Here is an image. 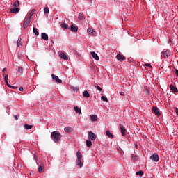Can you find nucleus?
Here are the masks:
<instances>
[{
	"mask_svg": "<svg viewBox=\"0 0 178 178\" xmlns=\"http://www.w3.org/2000/svg\"><path fill=\"white\" fill-rule=\"evenodd\" d=\"M17 47H20V45H22V43H20V40L17 42Z\"/></svg>",
	"mask_w": 178,
	"mask_h": 178,
	"instance_id": "ea45409f",
	"label": "nucleus"
},
{
	"mask_svg": "<svg viewBox=\"0 0 178 178\" xmlns=\"http://www.w3.org/2000/svg\"><path fill=\"white\" fill-rule=\"evenodd\" d=\"M88 34H90L91 35H95V31H94V29H92L91 28L88 29Z\"/></svg>",
	"mask_w": 178,
	"mask_h": 178,
	"instance_id": "aec40b11",
	"label": "nucleus"
},
{
	"mask_svg": "<svg viewBox=\"0 0 178 178\" xmlns=\"http://www.w3.org/2000/svg\"><path fill=\"white\" fill-rule=\"evenodd\" d=\"M92 145V142L91 140H86V146L90 148Z\"/></svg>",
	"mask_w": 178,
	"mask_h": 178,
	"instance_id": "a878e982",
	"label": "nucleus"
},
{
	"mask_svg": "<svg viewBox=\"0 0 178 178\" xmlns=\"http://www.w3.org/2000/svg\"><path fill=\"white\" fill-rule=\"evenodd\" d=\"M4 81H5V83H8V74L5 75Z\"/></svg>",
	"mask_w": 178,
	"mask_h": 178,
	"instance_id": "4c0bfd02",
	"label": "nucleus"
},
{
	"mask_svg": "<svg viewBox=\"0 0 178 178\" xmlns=\"http://www.w3.org/2000/svg\"><path fill=\"white\" fill-rule=\"evenodd\" d=\"M74 109L76 113H79V115H81V108H79L78 106L74 107Z\"/></svg>",
	"mask_w": 178,
	"mask_h": 178,
	"instance_id": "412c9836",
	"label": "nucleus"
},
{
	"mask_svg": "<svg viewBox=\"0 0 178 178\" xmlns=\"http://www.w3.org/2000/svg\"><path fill=\"white\" fill-rule=\"evenodd\" d=\"M64 131L66 133H72V131H73V128H72L70 127H66L64 128Z\"/></svg>",
	"mask_w": 178,
	"mask_h": 178,
	"instance_id": "f3484780",
	"label": "nucleus"
},
{
	"mask_svg": "<svg viewBox=\"0 0 178 178\" xmlns=\"http://www.w3.org/2000/svg\"><path fill=\"white\" fill-rule=\"evenodd\" d=\"M152 111L153 113H154L157 116H161V113L159 112V110L158 109V108H156V106H153Z\"/></svg>",
	"mask_w": 178,
	"mask_h": 178,
	"instance_id": "0eeeda50",
	"label": "nucleus"
},
{
	"mask_svg": "<svg viewBox=\"0 0 178 178\" xmlns=\"http://www.w3.org/2000/svg\"><path fill=\"white\" fill-rule=\"evenodd\" d=\"M76 156H77L78 161H81V158H83V155H81V153L80 152V151H78L76 152Z\"/></svg>",
	"mask_w": 178,
	"mask_h": 178,
	"instance_id": "5701e85b",
	"label": "nucleus"
},
{
	"mask_svg": "<svg viewBox=\"0 0 178 178\" xmlns=\"http://www.w3.org/2000/svg\"><path fill=\"white\" fill-rule=\"evenodd\" d=\"M70 29L71 31H73L74 33H77V30H79V27L74 26V24H72Z\"/></svg>",
	"mask_w": 178,
	"mask_h": 178,
	"instance_id": "ddd939ff",
	"label": "nucleus"
},
{
	"mask_svg": "<svg viewBox=\"0 0 178 178\" xmlns=\"http://www.w3.org/2000/svg\"><path fill=\"white\" fill-rule=\"evenodd\" d=\"M51 77H52L53 80H54V81H56V83H58V84H60V83H62V79H59V76L53 74H51Z\"/></svg>",
	"mask_w": 178,
	"mask_h": 178,
	"instance_id": "423d86ee",
	"label": "nucleus"
},
{
	"mask_svg": "<svg viewBox=\"0 0 178 178\" xmlns=\"http://www.w3.org/2000/svg\"><path fill=\"white\" fill-rule=\"evenodd\" d=\"M33 31L35 35H40V32H38V29H37V28L33 27Z\"/></svg>",
	"mask_w": 178,
	"mask_h": 178,
	"instance_id": "393cba45",
	"label": "nucleus"
},
{
	"mask_svg": "<svg viewBox=\"0 0 178 178\" xmlns=\"http://www.w3.org/2000/svg\"><path fill=\"white\" fill-rule=\"evenodd\" d=\"M6 84L8 86V88H13V90H24V88H23V86H11L10 84H9V83H6Z\"/></svg>",
	"mask_w": 178,
	"mask_h": 178,
	"instance_id": "7ed1b4c3",
	"label": "nucleus"
},
{
	"mask_svg": "<svg viewBox=\"0 0 178 178\" xmlns=\"http://www.w3.org/2000/svg\"><path fill=\"white\" fill-rule=\"evenodd\" d=\"M51 140L56 144L59 143V141H60V138H62V135H60V133L53 131L51 133Z\"/></svg>",
	"mask_w": 178,
	"mask_h": 178,
	"instance_id": "f257e3e1",
	"label": "nucleus"
},
{
	"mask_svg": "<svg viewBox=\"0 0 178 178\" xmlns=\"http://www.w3.org/2000/svg\"><path fill=\"white\" fill-rule=\"evenodd\" d=\"M74 92H77V90H74Z\"/></svg>",
	"mask_w": 178,
	"mask_h": 178,
	"instance_id": "8fccbe9b",
	"label": "nucleus"
},
{
	"mask_svg": "<svg viewBox=\"0 0 178 178\" xmlns=\"http://www.w3.org/2000/svg\"><path fill=\"white\" fill-rule=\"evenodd\" d=\"M44 15H47V13H49V8L48 7H46L44 8Z\"/></svg>",
	"mask_w": 178,
	"mask_h": 178,
	"instance_id": "473e14b6",
	"label": "nucleus"
},
{
	"mask_svg": "<svg viewBox=\"0 0 178 178\" xmlns=\"http://www.w3.org/2000/svg\"><path fill=\"white\" fill-rule=\"evenodd\" d=\"M83 95L84 98H90V93L87 90H85L83 92Z\"/></svg>",
	"mask_w": 178,
	"mask_h": 178,
	"instance_id": "b1692460",
	"label": "nucleus"
},
{
	"mask_svg": "<svg viewBox=\"0 0 178 178\" xmlns=\"http://www.w3.org/2000/svg\"><path fill=\"white\" fill-rule=\"evenodd\" d=\"M170 55V51L169 50H166L162 52V56H163V58H169Z\"/></svg>",
	"mask_w": 178,
	"mask_h": 178,
	"instance_id": "1a4fd4ad",
	"label": "nucleus"
},
{
	"mask_svg": "<svg viewBox=\"0 0 178 178\" xmlns=\"http://www.w3.org/2000/svg\"><path fill=\"white\" fill-rule=\"evenodd\" d=\"M77 162V165L80 168H83V162H81V160H78Z\"/></svg>",
	"mask_w": 178,
	"mask_h": 178,
	"instance_id": "2f4dec72",
	"label": "nucleus"
},
{
	"mask_svg": "<svg viewBox=\"0 0 178 178\" xmlns=\"http://www.w3.org/2000/svg\"><path fill=\"white\" fill-rule=\"evenodd\" d=\"M91 56L94 59H95V60H99V56H98V54L95 51L91 52Z\"/></svg>",
	"mask_w": 178,
	"mask_h": 178,
	"instance_id": "9b49d317",
	"label": "nucleus"
},
{
	"mask_svg": "<svg viewBox=\"0 0 178 178\" xmlns=\"http://www.w3.org/2000/svg\"><path fill=\"white\" fill-rule=\"evenodd\" d=\"M101 99H102V101H103L104 102H108V98H106V97H105V96H102V97H101Z\"/></svg>",
	"mask_w": 178,
	"mask_h": 178,
	"instance_id": "7c9ffc66",
	"label": "nucleus"
},
{
	"mask_svg": "<svg viewBox=\"0 0 178 178\" xmlns=\"http://www.w3.org/2000/svg\"><path fill=\"white\" fill-rule=\"evenodd\" d=\"M78 19H79V20H83L84 19V17L83 16V14L79 13V15H78Z\"/></svg>",
	"mask_w": 178,
	"mask_h": 178,
	"instance_id": "c756f323",
	"label": "nucleus"
},
{
	"mask_svg": "<svg viewBox=\"0 0 178 178\" xmlns=\"http://www.w3.org/2000/svg\"><path fill=\"white\" fill-rule=\"evenodd\" d=\"M170 90H177V88L175 87L173 85H170Z\"/></svg>",
	"mask_w": 178,
	"mask_h": 178,
	"instance_id": "c9c22d12",
	"label": "nucleus"
},
{
	"mask_svg": "<svg viewBox=\"0 0 178 178\" xmlns=\"http://www.w3.org/2000/svg\"><path fill=\"white\" fill-rule=\"evenodd\" d=\"M131 158L132 161H137V159H138V157L136 154H131Z\"/></svg>",
	"mask_w": 178,
	"mask_h": 178,
	"instance_id": "bb28decb",
	"label": "nucleus"
},
{
	"mask_svg": "<svg viewBox=\"0 0 178 178\" xmlns=\"http://www.w3.org/2000/svg\"><path fill=\"white\" fill-rule=\"evenodd\" d=\"M119 94H120V95H124V92H119Z\"/></svg>",
	"mask_w": 178,
	"mask_h": 178,
	"instance_id": "c03bdc74",
	"label": "nucleus"
},
{
	"mask_svg": "<svg viewBox=\"0 0 178 178\" xmlns=\"http://www.w3.org/2000/svg\"><path fill=\"white\" fill-rule=\"evenodd\" d=\"M61 27L64 30H69V29H70L69 25H67V24H66V23L61 24Z\"/></svg>",
	"mask_w": 178,
	"mask_h": 178,
	"instance_id": "6ab92c4d",
	"label": "nucleus"
},
{
	"mask_svg": "<svg viewBox=\"0 0 178 178\" xmlns=\"http://www.w3.org/2000/svg\"><path fill=\"white\" fill-rule=\"evenodd\" d=\"M121 152V154H123V151H122V150H121V152Z\"/></svg>",
	"mask_w": 178,
	"mask_h": 178,
	"instance_id": "09e8293b",
	"label": "nucleus"
},
{
	"mask_svg": "<svg viewBox=\"0 0 178 178\" xmlns=\"http://www.w3.org/2000/svg\"><path fill=\"white\" fill-rule=\"evenodd\" d=\"M150 159L153 161V162H158V161H159V156H158V154L154 153L150 156Z\"/></svg>",
	"mask_w": 178,
	"mask_h": 178,
	"instance_id": "39448f33",
	"label": "nucleus"
},
{
	"mask_svg": "<svg viewBox=\"0 0 178 178\" xmlns=\"http://www.w3.org/2000/svg\"><path fill=\"white\" fill-rule=\"evenodd\" d=\"M24 127L26 130H31V129H33V125H29V124H25L24 125Z\"/></svg>",
	"mask_w": 178,
	"mask_h": 178,
	"instance_id": "4be33fe9",
	"label": "nucleus"
},
{
	"mask_svg": "<svg viewBox=\"0 0 178 178\" xmlns=\"http://www.w3.org/2000/svg\"><path fill=\"white\" fill-rule=\"evenodd\" d=\"M177 90H172V92H173V94H176V92H177Z\"/></svg>",
	"mask_w": 178,
	"mask_h": 178,
	"instance_id": "a19ab883",
	"label": "nucleus"
},
{
	"mask_svg": "<svg viewBox=\"0 0 178 178\" xmlns=\"http://www.w3.org/2000/svg\"><path fill=\"white\" fill-rule=\"evenodd\" d=\"M117 59H118V60H120V62H123L124 60H126V57L122 56V54H118Z\"/></svg>",
	"mask_w": 178,
	"mask_h": 178,
	"instance_id": "9d476101",
	"label": "nucleus"
},
{
	"mask_svg": "<svg viewBox=\"0 0 178 178\" xmlns=\"http://www.w3.org/2000/svg\"><path fill=\"white\" fill-rule=\"evenodd\" d=\"M88 138H89V140L94 141V140H96V138H97V135H95V134H94L92 131H89Z\"/></svg>",
	"mask_w": 178,
	"mask_h": 178,
	"instance_id": "20e7f679",
	"label": "nucleus"
},
{
	"mask_svg": "<svg viewBox=\"0 0 178 178\" xmlns=\"http://www.w3.org/2000/svg\"><path fill=\"white\" fill-rule=\"evenodd\" d=\"M106 135L108 136L109 138H113V137H115V136L112 134L109 130L106 131Z\"/></svg>",
	"mask_w": 178,
	"mask_h": 178,
	"instance_id": "a211bd4d",
	"label": "nucleus"
},
{
	"mask_svg": "<svg viewBox=\"0 0 178 178\" xmlns=\"http://www.w3.org/2000/svg\"><path fill=\"white\" fill-rule=\"evenodd\" d=\"M146 94H149V90H147L145 92Z\"/></svg>",
	"mask_w": 178,
	"mask_h": 178,
	"instance_id": "de8ad7c7",
	"label": "nucleus"
},
{
	"mask_svg": "<svg viewBox=\"0 0 178 178\" xmlns=\"http://www.w3.org/2000/svg\"><path fill=\"white\" fill-rule=\"evenodd\" d=\"M92 122H97L98 120V116L97 115H90Z\"/></svg>",
	"mask_w": 178,
	"mask_h": 178,
	"instance_id": "4468645a",
	"label": "nucleus"
},
{
	"mask_svg": "<svg viewBox=\"0 0 178 178\" xmlns=\"http://www.w3.org/2000/svg\"><path fill=\"white\" fill-rule=\"evenodd\" d=\"M15 120H19V118H17V115H15Z\"/></svg>",
	"mask_w": 178,
	"mask_h": 178,
	"instance_id": "49530a36",
	"label": "nucleus"
},
{
	"mask_svg": "<svg viewBox=\"0 0 178 178\" xmlns=\"http://www.w3.org/2000/svg\"><path fill=\"white\" fill-rule=\"evenodd\" d=\"M20 91H23V90H20Z\"/></svg>",
	"mask_w": 178,
	"mask_h": 178,
	"instance_id": "3c124183",
	"label": "nucleus"
},
{
	"mask_svg": "<svg viewBox=\"0 0 178 178\" xmlns=\"http://www.w3.org/2000/svg\"><path fill=\"white\" fill-rule=\"evenodd\" d=\"M96 88H97V90H102V88H101L99 86H96Z\"/></svg>",
	"mask_w": 178,
	"mask_h": 178,
	"instance_id": "79ce46f5",
	"label": "nucleus"
},
{
	"mask_svg": "<svg viewBox=\"0 0 178 178\" xmlns=\"http://www.w3.org/2000/svg\"><path fill=\"white\" fill-rule=\"evenodd\" d=\"M10 10L11 13H19V12H20V8H10Z\"/></svg>",
	"mask_w": 178,
	"mask_h": 178,
	"instance_id": "2eb2a0df",
	"label": "nucleus"
},
{
	"mask_svg": "<svg viewBox=\"0 0 178 178\" xmlns=\"http://www.w3.org/2000/svg\"><path fill=\"white\" fill-rule=\"evenodd\" d=\"M20 6V2L19 1V0H17L14 3H13V6H15V8H17L18 6Z\"/></svg>",
	"mask_w": 178,
	"mask_h": 178,
	"instance_id": "cd10ccee",
	"label": "nucleus"
},
{
	"mask_svg": "<svg viewBox=\"0 0 178 178\" xmlns=\"http://www.w3.org/2000/svg\"><path fill=\"white\" fill-rule=\"evenodd\" d=\"M41 37L42 40H44V41H48L49 40L48 35L46 33H42Z\"/></svg>",
	"mask_w": 178,
	"mask_h": 178,
	"instance_id": "dca6fc26",
	"label": "nucleus"
},
{
	"mask_svg": "<svg viewBox=\"0 0 178 178\" xmlns=\"http://www.w3.org/2000/svg\"><path fill=\"white\" fill-rule=\"evenodd\" d=\"M175 74L178 76V70H175Z\"/></svg>",
	"mask_w": 178,
	"mask_h": 178,
	"instance_id": "37998d69",
	"label": "nucleus"
},
{
	"mask_svg": "<svg viewBox=\"0 0 178 178\" xmlns=\"http://www.w3.org/2000/svg\"><path fill=\"white\" fill-rule=\"evenodd\" d=\"M137 176H143L144 175V172L143 171H138L136 172Z\"/></svg>",
	"mask_w": 178,
	"mask_h": 178,
	"instance_id": "72a5a7b5",
	"label": "nucleus"
},
{
	"mask_svg": "<svg viewBox=\"0 0 178 178\" xmlns=\"http://www.w3.org/2000/svg\"><path fill=\"white\" fill-rule=\"evenodd\" d=\"M38 172H39V173H42V172H44V171L42 170V166H40V167L38 168Z\"/></svg>",
	"mask_w": 178,
	"mask_h": 178,
	"instance_id": "e433bc0d",
	"label": "nucleus"
},
{
	"mask_svg": "<svg viewBox=\"0 0 178 178\" xmlns=\"http://www.w3.org/2000/svg\"><path fill=\"white\" fill-rule=\"evenodd\" d=\"M35 13V9H33L31 13H29V16L28 17L31 18L32 17L33 15Z\"/></svg>",
	"mask_w": 178,
	"mask_h": 178,
	"instance_id": "c85d7f7f",
	"label": "nucleus"
},
{
	"mask_svg": "<svg viewBox=\"0 0 178 178\" xmlns=\"http://www.w3.org/2000/svg\"><path fill=\"white\" fill-rule=\"evenodd\" d=\"M30 23H31V18L28 17L24 22V30H26V29H27V27H29V26L30 25Z\"/></svg>",
	"mask_w": 178,
	"mask_h": 178,
	"instance_id": "f03ea898",
	"label": "nucleus"
},
{
	"mask_svg": "<svg viewBox=\"0 0 178 178\" xmlns=\"http://www.w3.org/2000/svg\"><path fill=\"white\" fill-rule=\"evenodd\" d=\"M6 71V67L3 68L2 70L3 73H5Z\"/></svg>",
	"mask_w": 178,
	"mask_h": 178,
	"instance_id": "a18cd8bd",
	"label": "nucleus"
},
{
	"mask_svg": "<svg viewBox=\"0 0 178 178\" xmlns=\"http://www.w3.org/2000/svg\"><path fill=\"white\" fill-rule=\"evenodd\" d=\"M17 71H18V73H20V74L23 73V67H19Z\"/></svg>",
	"mask_w": 178,
	"mask_h": 178,
	"instance_id": "f704fd0d",
	"label": "nucleus"
},
{
	"mask_svg": "<svg viewBox=\"0 0 178 178\" xmlns=\"http://www.w3.org/2000/svg\"><path fill=\"white\" fill-rule=\"evenodd\" d=\"M120 129L121 131L122 136L124 137V136H126V128H124V127H123L122 124H120Z\"/></svg>",
	"mask_w": 178,
	"mask_h": 178,
	"instance_id": "6e6552de",
	"label": "nucleus"
},
{
	"mask_svg": "<svg viewBox=\"0 0 178 178\" xmlns=\"http://www.w3.org/2000/svg\"><path fill=\"white\" fill-rule=\"evenodd\" d=\"M145 66H147V67H152L150 63L145 64Z\"/></svg>",
	"mask_w": 178,
	"mask_h": 178,
	"instance_id": "58836bf2",
	"label": "nucleus"
},
{
	"mask_svg": "<svg viewBox=\"0 0 178 178\" xmlns=\"http://www.w3.org/2000/svg\"><path fill=\"white\" fill-rule=\"evenodd\" d=\"M59 57L61 58V59H64V60H67V59H69V57H67L65 53H60Z\"/></svg>",
	"mask_w": 178,
	"mask_h": 178,
	"instance_id": "f8f14e48",
	"label": "nucleus"
}]
</instances>
